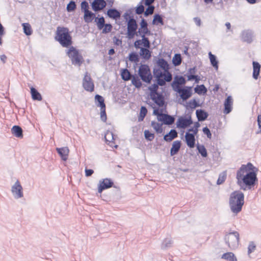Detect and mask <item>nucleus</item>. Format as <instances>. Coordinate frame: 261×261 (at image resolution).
I'll list each match as a JSON object with an SVG mask.
<instances>
[{"label":"nucleus","mask_w":261,"mask_h":261,"mask_svg":"<svg viewBox=\"0 0 261 261\" xmlns=\"http://www.w3.org/2000/svg\"><path fill=\"white\" fill-rule=\"evenodd\" d=\"M174 81H176V82L177 83V84L179 85H185L186 84V81L185 79V77L181 75H176L175 76Z\"/></svg>","instance_id":"nucleus-55"},{"label":"nucleus","mask_w":261,"mask_h":261,"mask_svg":"<svg viewBox=\"0 0 261 261\" xmlns=\"http://www.w3.org/2000/svg\"><path fill=\"white\" fill-rule=\"evenodd\" d=\"M172 244V240L170 238H165L162 244L161 248L162 249H167V248L171 247Z\"/></svg>","instance_id":"nucleus-41"},{"label":"nucleus","mask_w":261,"mask_h":261,"mask_svg":"<svg viewBox=\"0 0 261 261\" xmlns=\"http://www.w3.org/2000/svg\"><path fill=\"white\" fill-rule=\"evenodd\" d=\"M30 92L31 94L32 98L34 100L40 101L42 99L41 94L35 88L31 87L30 88Z\"/></svg>","instance_id":"nucleus-28"},{"label":"nucleus","mask_w":261,"mask_h":261,"mask_svg":"<svg viewBox=\"0 0 261 261\" xmlns=\"http://www.w3.org/2000/svg\"><path fill=\"white\" fill-rule=\"evenodd\" d=\"M95 22H96L97 28L99 30L103 29L105 25V20L103 16L100 17H96L95 18Z\"/></svg>","instance_id":"nucleus-39"},{"label":"nucleus","mask_w":261,"mask_h":261,"mask_svg":"<svg viewBox=\"0 0 261 261\" xmlns=\"http://www.w3.org/2000/svg\"><path fill=\"white\" fill-rule=\"evenodd\" d=\"M138 24L135 18H132L130 21L127 23V37L129 39L134 38L135 36H139V33L137 31L138 29Z\"/></svg>","instance_id":"nucleus-9"},{"label":"nucleus","mask_w":261,"mask_h":261,"mask_svg":"<svg viewBox=\"0 0 261 261\" xmlns=\"http://www.w3.org/2000/svg\"><path fill=\"white\" fill-rule=\"evenodd\" d=\"M256 248L255 244L253 242H250L248 247V253L249 254L253 252Z\"/></svg>","instance_id":"nucleus-62"},{"label":"nucleus","mask_w":261,"mask_h":261,"mask_svg":"<svg viewBox=\"0 0 261 261\" xmlns=\"http://www.w3.org/2000/svg\"><path fill=\"white\" fill-rule=\"evenodd\" d=\"M106 109V107L100 108V118L103 122H106L107 119Z\"/></svg>","instance_id":"nucleus-59"},{"label":"nucleus","mask_w":261,"mask_h":261,"mask_svg":"<svg viewBox=\"0 0 261 261\" xmlns=\"http://www.w3.org/2000/svg\"><path fill=\"white\" fill-rule=\"evenodd\" d=\"M258 169L251 163L243 164L237 171L236 178L237 184L244 191L254 189L258 179L257 172Z\"/></svg>","instance_id":"nucleus-1"},{"label":"nucleus","mask_w":261,"mask_h":261,"mask_svg":"<svg viewBox=\"0 0 261 261\" xmlns=\"http://www.w3.org/2000/svg\"><path fill=\"white\" fill-rule=\"evenodd\" d=\"M224 239L226 244L230 249H234L238 247L240 242V234L238 231H230L225 234Z\"/></svg>","instance_id":"nucleus-6"},{"label":"nucleus","mask_w":261,"mask_h":261,"mask_svg":"<svg viewBox=\"0 0 261 261\" xmlns=\"http://www.w3.org/2000/svg\"><path fill=\"white\" fill-rule=\"evenodd\" d=\"M152 23L154 25H158L159 24L163 25L164 21L162 16L158 13L155 14L153 16V19Z\"/></svg>","instance_id":"nucleus-37"},{"label":"nucleus","mask_w":261,"mask_h":261,"mask_svg":"<svg viewBox=\"0 0 261 261\" xmlns=\"http://www.w3.org/2000/svg\"><path fill=\"white\" fill-rule=\"evenodd\" d=\"M139 76L141 79L147 84H150L152 79V75L149 66L146 64H141L138 71Z\"/></svg>","instance_id":"nucleus-8"},{"label":"nucleus","mask_w":261,"mask_h":261,"mask_svg":"<svg viewBox=\"0 0 261 261\" xmlns=\"http://www.w3.org/2000/svg\"><path fill=\"white\" fill-rule=\"evenodd\" d=\"M252 65H253L252 77L254 79L257 80V79H258L259 75L260 65L259 64V63L258 62H256V61H253Z\"/></svg>","instance_id":"nucleus-26"},{"label":"nucleus","mask_w":261,"mask_h":261,"mask_svg":"<svg viewBox=\"0 0 261 261\" xmlns=\"http://www.w3.org/2000/svg\"><path fill=\"white\" fill-rule=\"evenodd\" d=\"M102 33L107 34L110 32L112 29V25L110 23L105 24V25L103 28Z\"/></svg>","instance_id":"nucleus-60"},{"label":"nucleus","mask_w":261,"mask_h":261,"mask_svg":"<svg viewBox=\"0 0 261 261\" xmlns=\"http://www.w3.org/2000/svg\"><path fill=\"white\" fill-rule=\"evenodd\" d=\"M180 85L177 84V83L176 82V81H173L172 84L171 86L173 88V89L178 93V91L180 90V88H179Z\"/></svg>","instance_id":"nucleus-63"},{"label":"nucleus","mask_w":261,"mask_h":261,"mask_svg":"<svg viewBox=\"0 0 261 261\" xmlns=\"http://www.w3.org/2000/svg\"><path fill=\"white\" fill-rule=\"evenodd\" d=\"M149 48L141 47L140 50L141 57L144 60H149L151 56V52L148 49Z\"/></svg>","instance_id":"nucleus-29"},{"label":"nucleus","mask_w":261,"mask_h":261,"mask_svg":"<svg viewBox=\"0 0 261 261\" xmlns=\"http://www.w3.org/2000/svg\"><path fill=\"white\" fill-rule=\"evenodd\" d=\"M83 87L88 92H93L94 90V84L90 75L87 72L83 80Z\"/></svg>","instance_id":"nucleus-12"},{"label":"nucleus","mask_w":261,"mask_h":261,"mask_svg":"<svg viewBox=\"0 0 261 261\" xmlns=\"http://www.w3.org/2000/svg\"><path fill=\"white\" fill-rule=\"evenodd\" d=\"M253 33L250 30L243 31L241 34V39L243 42L251 43L252 41Z\"/></svg>","instance_id":"nucleus-20"},{"label":"nucleus","mask_w":261,"mask_h":261,"mask_svg":"<svg viewBox=\"0 0 261 261\" xmlns=\"http://www.w3.org/2000/svg\"><path fill=\"white\" fill-rule=\"evenodd\" d=\"M147 7L146 9V10L144 12V15L145 17H147L150 15L153 14L154 10V6L153 5H148L146 6Z\"/></svg>","instance_id":"nucleus-51"},{"label":"nucleus","mask_w":261,"mask_h":261,"mask_svg":"<svg viewBox=\"0 0 261 261\" xmlns=\"http://www.w3.org/2000/svg\"><path fill=\"white\" fill-rule=\"evenodd\" d=\"M195 92L199 95L205 94L207 91V88L203 85H197L194 88Z\"/></svg>","instance_id":"nucleus-35"},{"label":"nucleus","mask_w":261,"mask_h":261,"mask_svg":"<svg viewBox=\"0 0 261 261\" xmlns=\"http://www.w3.org/2000/svg\"><path fill=\"white\" fill-rule=\"evenodd\" d=\"M208 56L211 65L214 67L216 70L218 69V61L217 59V57L215 55L212 54L210 51L208 53Z\"/></svg>","instance_id":"nucleus-32"},{"label":"nucleus","mask_w":261,"mask_h":261,"mask_svg":"<svg viewBox=\"0 0 261 261\" xmlns=\"http://www.w3.org/2000/svg\"><path fill=\"white\" fill-rule=\"evenodd\" d=\"M76 8V5L74 1H70L67 4L66 7V10L68 12H73Z\"/></svg>","instance_id":"nucleus-48"},{"label":"nucleus","mask_w":261,"mask_h":261,"mask_svg":"<svg viewBox=\"0 0 261 261\" xmlns=\"http://www.w3.org/2000/svg\"><path fill=\"white\" fill-rule=\"evenodd\" d=\"M12 134L16 137L22 138L23 137V130L19 125H14L11 128Z\"/></svg>","instance_id":"nucleus-27"},{"label":"nucleus","mask_w":261,"mask_h":261,"mask_svg":"<svg viewBox=\"0 0 261 261\" xmlns=\"http://www.w3.org/2000/svg\"><path fill=\"white\" fill-rule=\"evenodd\" d=\"M144 134L145 139L147 141H151L154 138V134L151 133L149 130H145Z\"/></svg>","instance_id":"nucleus-53"},{"label":"nucleus","mask_w":261,"mask_h":261,"mask_svg":"<svg viewBox=\"0 0 261 261\" xmlns=\"http://www.w3.org/2000/svg\"><path fill=\"white\" fill-rule=\"evenodd\" d=\"M165 119L164 121V124L170 125L173 124L174 123L175 121V117L174 116H172L170 115H169L167 114L166 115H165Z\"/></svg>","instance_id":"nucleus-44"},{"label":"nucleus","mask_w":261,"mask_h":261,"mask_svg":"<svg viewBox=\"0 0 261 261\" xmlns=\"http://www.w3.org/2000/svg\"><path fill=\"white\" fill-rule=\"evenodd\" d=\"M221 258L226 259L227 261H237V258L234 253L231 252H226L222 254Z\"/></svg>","instance_id":"nucleus-34"},{"label":"nucleus","mask_w":261,"mask_h":261,"mask_svg":"<svg viewBox=\"0 0 261 261\" xmlns=\"http://www.w3.org/2000/svg\"><path fill=\"white\" fill-rule=\"evenodd\" d=\"M106 5L105 0H94L91 4V6L93 10L97 12L105 8Z\"/></svg>","instance_id":"nucleus-19"},{"label":"nucleus","mask_w":261,"mask_h":261,"mask_svg":"<svg viewBox=\"0 0 261 261\" xmlns=\"http://www.w3.org/2000/svg\"><path fill=\"white\" fill-rule=\"evenodd\" d=\"M128 60L130 62L137 63L139 61V57L136 52H131L128 57Z\"/></svg>","instance_id":"nucleus-47"},{"label":"nucleus","mask_w":261,"mask_h":261,"mask_svg":"<svg viewBox=\"0 0 261 261\" xmlns=\"http://www.w3.org/2000/svg\"><path fill=\"white\" fill-rule=\"evenodd\" d=\"M196 115L199 121H205L208 116V113L203 109L197 110Z\"/></svg>","instance_id":"nucleus-25"},{"label":"nucleus","mask_w":261,"mask_h":261,"mask_svg":"<svg viewBox=\"0 0 261 261\" xmlns=\"http://www.w3.org/2000/svg\"><path fill=\"white\" fill-rule=\"evenodd\" d=\"M81 10L83 12L85 13L89 11V4L86 1H84L81 3Z\"/></svg>","instance_id":"nucleus-58"},{"label":"nucleus","mask_w":261,"mask_h":261,"mask_svg":"<svg viewBox=\"0 0 261 261\" xmlns=\"http://www.w3.org/2000/svg\"><path fill=\"white\" fill-rule=\"evenodd\" d=\"M147 113V109L145 106H141L139 116L138 117L139 121H143Z\"/></svg>","instance_id":"nucleus-46"},{"label":"nucleus","mask_w":261,"mask_h":261,"mask_svg":"<svg viewBox=\"0 0 261 261\" xmlns=\"http://www.w3.org/2000/svg\"><path fill=\"white\" fill-rule=\"evenodd\" d=\"M199 106V103L196 100V99H193L189 101V104L186 105V108L188 109L190 108L191 109H195L196 107H198Z\"/></svg>","instance_id":"nucleus-50"},{"label":"nucleus","mask_w":261,"mask_h":261,"mask_svg":"<svg viewBox=\"0 0 261 261\" xmlns=\"http://www.w3.org/2000/svg\"><path fill=\"white\" fill-rule=\"evenodd\" d=\"M107 14L109 18L117 20L121 16V12L116 8H110L108 10Z\"/></svg>","instance_id":"nucleus-22"},{"label":"nucleus","mask_w":261,"mask_h":261,"mask_svg":"<svg viewBox=\"0 0 261 261\" xmlns=\"http://www.w3.org/2000/svg\"><path fill=\"white\" fill-rule=\"evenodd\" d=\"M131 80L132 84L135 86L136 88H140L142 87V83L137 75H133Z\"/></svg>","instance_id":"nucleus-36"},{"label":"nucleus","mask_w":261,"mask_h":261,"mask_svg":"<svg viewBox=\"0 0 261 261\" xmlns=\"http://www.w3.org/2000/svg\"><path fill=\"white\" fill-rule=\"evenodd\" d=\"M67 54L74 65L80 66L84 62L82 55L75 47L71 46L67 51Z\"/></svg>","instance_id":"nucleus-7"},{"label":"nucleus","mask_w":261,"mask_h":261,"mask_svg":"<svg viewBox=\"0 0 261 261\" xmlns=\"http://www.w3.org/2000/svg\"><path fill=\"white\" fill-rule=\"evenodd\" d=\"M200 126V124L198 122H196L194 123V126L189 128L187 132H192L191 134L197 135L198 132V127Z\"/></svg>","instance_id":"nucleus-52"},{"label":"nucleus","mask_w":261,"mask_h":261,"mask_svg":"<svg viewBox=\"0 0 261 261\" xmlns=\"http://www.w3.org/2000/svg\"><path fill=\"white\" fill-rule=\"evenodd\" d=\"M156 64L158 67H155L153 68V74H154V72L155 71L158 72L157 71H158L159 73H160L161 77L171 81L172 79V74L169 71L170 67L168 62L164 58H159L156 61Z\"/></svg>","instance_id":"nucleus-4"},{"label":"nucleus","mask_w":261,"mask_h":261,"mask_svg":"<svg viewBox=\"0 0 261 261\" xmlns=\"http://www.w3.org/2000/svg\"><path fill=\"white\" fill-rule=\"evenodd\" d=\"M144 7L142 4V1L140 2L135 8V13L138 15H141L144 13Z\"/></svg>","instance_id":"nucleus-49"},{"label":"nucleus","mask_w":261,"mask_h":261,"mask_svg":"<svg viewBox=\"0 0 261 261\" xmlns=\"http://www.w3.org/2000/svg\"><path fill=\"white\" fill-rule=\"evenodd\" d=\"M195 135L189 132L185 134V142L187 146L190 148H193L195 146Z\"/></svg>","instance_id":"nucleus-16"},{"label":"nucleus","mask_w":261,"mask_h":261,"mask_svg":"<svg viewBox=\"0 0 261 261\" xmlns=\"http://www.w3.org/2000/svg\"><path fill=\"white\" fill-rule=\"evenodd\" d=\"M179 96L184 100H186L189 98L192 95V87L185 86L178 91Z\"/></svg>","instance_id":"nucleus-15"},{"label":"nucleus","mask_w":261,"mask_h":261,"mask_svg":"<svg viewBox=\"0 0 261 261\" xmlns=\"http://www.w3.org/2000/svg\"><path fill=\"white\" fill-rule=\"evenodd\" d=\"M146 35H141L140 36L142 37V40L143 42V45L144 46V48H149L150 46V42L148 39V38L146 37Z\"/></svg>","instance_id":"nucleus-54"},{"label":"nucleus","mask_w":261,"mask_h":261,"mask_svg":"<svg viewBox=\"0 0 261 261\" xmlns=\"http://www.w3.org/2000/svg\"><path fill=\"white\" fill-rule=\"evenodd\" d=\"M95 100L96 102H97V107H100V108L106 107V105L105 103V100L103 97L98 94H96L95 96Z\"/></svg>","instance_id":"nucleus-38"},{"label":"nucleus","mask_w":261,"mask_h":261,"mask_svg":"<svg viewBox=\"0 0 261 261\" xmlns=\"http://www.w3.org/2000/svg\"><path fill=\"white\" fill-rule=\"evenodd\" d=\"M153 76L155 79V83H153L148 87V90L150 91V95H156L159 93L158 91L159 86H164L166 85V82H170L171 81L168 79L162 77L160 76V73L158 72H154Z\"/></svg>","instance_id":"nucleus-5"},{"label":"nucleus","mask_w":261,"mask_h":261,"mask_svg":"<svg viewBox=\"0 0 261 261\" xmlns=\"http://www.w3.org/2000/svg\"><path fill=\"white\" fill-rule=\"evenodd\" d=\"M84 13V19L86 23L91 22L93 20L96 18L95 14L91 11H87Z\"/></svg>","instance_id":"nucleus-30"},{"label":"nucleus","mask_w":261,"mask_h":261,"mask_svg":"<svg viewBox=\"0 0 261 261\" xmlns=\"http://www.w3.org/2000/svg\"><path fill=\"white\" fill-rule=\"evenodd\" d=\"M22 25L23 27V33L27 36H30L32 35L33 31L31 25L29 23H23Z\"/></svg>","instance_id":"nucleus-42"},{"label":"nucleus","mask_w":261,"mask_h":261,"mask_svg":"<svg viewBox=\"0 0 261 261\" xmlns=\"http://www.w3.org/2000/svg\"><path fill=\"white\" fill-rule=\"evenodd\" d=\"M123 17L126 21H127V23L128 22L130 21L132 18H134V16L132 15V12L130 10L124 14Z\"/></svg>","instance_id":"nucleus-56"},{"label":"nucleus","mask_w":261,"mask_h":261,"mask_svg":"<svg viewBox=\"0 0 261 261\" xmlns=\"http://www.w3.org/2000/svg\"><path fill=\"white\" fill-rule=\"evenodd\" d=\"M197 149L198 153L203 158H206L207 156V150L203 145H200L198 143L196 144Z\"/></svg>","instance_id":"nucleus-33"},{"label":"nucleus","mask_w":261,"mask_h":261,"mask_svg":"<svg viewBox=\"0 0 261 261\" xmlns=\"http://www.w3.org/2000/svg\"><path fill=\"white\" fill-rule=\"evenodd\" d=\"M178 137V134L176 129H171L170 132L164 136V140L166 142H171Z\"/></svg>","instance_id":"nucleus-24"},{"label":"nucleus","mask_w":261,"mask_h":261,"mask_svg":"<svg viewBox=\"0 0 261 261\" xmlns=\"http://www.w3.org/2000/svg\"><path fill=\"white\" fill-rule=\"evenodd\" d=\"M56 150L63 161H67L69 152V150L67 147L57 148Z\"/></svg>","instance_id":"nucleus-21"},{"label":"nucleus","mask_w":261,"mask_h":261,"mask_svg":"<svg viewBox=\"0 0 261 261\" xmlns=\"http://www.w3.org/2000/svg\"><path fill=\"white\" fill-rule=\"evenodd\" d=\"M181 146V142L180 141L176 140L173 142L172 147L170 150V154L171 156H173L178 152Z\"/></svg>","instance_id":"nucleus-23"},{"label":"nucleus","mask_w":261,"mask_h":261,"mask_svg":"<svg viewBox=\"0 0 261 261\" xmlns=\"http://www.w3.org/2000/svg\"><path fill=\"white\" fill-rule=\"evenodd\" d=\"M167 114H165L163 113V111L161 112V113H160L159 115L158 116L157 119L159 121L162 122V124H163L164 123V121L165 120V115H166Z\"/></svg>","instance_id":"nucleus-64"},{"label":"nucleus","mask_w":261,"mask_h":261,"mask_svg":"<svg viewBox=\"0 0 261 261\" xmlns=\"http://www.w3.org/2000/svg\"><path fill=\"white\" fill-rule=\"evenodd\" d=\"M11 191L16 199L20 198L23 196L22 187L18 180H17L12 187Z\"/></svg>","instance_id":"nucleus-14"},{"label":"nucleus","mask_w":261,"mask_h":261,"mask_svg":"<svg viewBox=\"0 0 261 261\" xmlns=\"http://www.w3.org/2000/svg\"><path fill=\"white\" fill-rule=\"evenodd\" d=\"M120 74L122 79L124 81H128L130 80L133 75V74H131L129 71L126 68L121 69Z\"/></svg>","instance_id":"nucleus-31"},{"label":"nucleus","mask_w":261,"mask_h":261,"mask_svg":"<svg viewBox=\"0 0 261 261\" xmlns=\"http://www.w3.org/2000/svg\"><path fill=\"white\" fill-rule=\"evenodd\" d=\"M187 76L188 77V81H195L196 83H198L200 80V77L198 75H187Z\"/></svg>","instance_id":"nucleus-57"},{"label":"nucleus","mask_w":261,"mask_h":261,"mask_svg":"<svg viewBox=\"0 0 261 261\" xmlns=\"http://www.w3.org/2000/svg\"><path fill=\"white\" fill-rule=\"evenodd\" d=\"M151 99L159 107H162L165 102L164 96L162 92L150 96Z\"/></svg>","instance_id":"nucleus-18"},{"label":"nucleus","mask_w":261,"mask_h":261,"mask_svg":"<svg viewBox=\"0 0 261 261\" xmlns=\"http://www.w3.org/2000/svg\"><path fill=\"white\" fill-rule=\"evenodd\" d=\"M140 24V27L139 28L138 31L139 36H149L152 34L150 30L148 28V23L145 19L142 18L141 19Z\"/></svg>","instance_id":"nucleus-13"},{"label":"nucleus","mask_w":261,"mask_h":261,"mask_svg":"<svg viewBox=\"0 0 261 261\" xmlns=\"http://www.w3.org/2000/svg\"><path fill=\"white\" fill-rule=\"evenodd\" d=\"M233 99L231 96H228L224 102L223 113L225 114L230 113L232 109Z\"/></svg>","instance_id":"nucleus-17"},{"label":"nucleus","mask_w":261,"mask_h":261,"mask_svg":"<svg viewBox=\"0 0 261 261\" xmlns=\"http://www.w3.org/2000/svg\"><path fill=\"white\" fill-rule=\"evenodd\" d=\"M172 64L174 66H177L181 64L182 59L181 55L179 54H176L174 55L172 59Z\"/></svg>","instance_id":"nucleus-40"},{"label":"nucleus","mask_w":261,"mask_h":261,"mask_svg":"<svg viewBox=\"0 0 261 261\" xmlns=\"http://www.w3.org/2000/svg\"><path fill=\"white\" fill-rule=\"evenodd\" d=\"M111 187L117 188V187L114 186V182L111 178H106L102 179L99 180L98 186V192L101 193L103 190Z\"/></svg>","instance_id":"nucleus-11"},{"label":"nucleus","mask_w":261,"mask_h":261,"mask_svg":"<svg viewBox=\"0 0 261 261\" xmlns=\"http://www.w3.org/2000/svg\"><path fill=\"white\" fill-rule=\"evenodd\" d=\"M202 132L205 135H206L207 138H208L210 139H211L212 138V133L210 130V129L207 126L204 127L202 128Z\"/></svg>","instance_id":"nucleus-61"},{"label":"nucleus","mask_w":261,"mask_h":261,"mask_svg":"<svg viewBox=\"0 0 261 261\" xmlns=\"http://www.w3.org/2000/svg\"><path fill=\"white\" fill-rule=\"evenodd\" d=\"M244 204V194L240 191L232 192L229 199V205L231 212L238 214L242 210Z\"/></svg>","instance_id":"nucleus-2"},{"label":"nucleus","mask_w":261,"mask_h":261,"mask_svg":"<svg viewBox=\"0 0 261 261\" xmlns=\"http://www.w3.org/2000/svg\"><path fill=\"white\" fill-rule=\"evenodd\" d=\"M193 123L191 115L179 117L176 121V127L179 128H186Z\"/></svg>","instance_id":"nucleus-10"},{"label":"nucleus","mask_w":261,"mask_h":261,"mask_svg":"<svg viewBox=\"0 0 261 261\" xmlns=\"http://www.w3.org/2000/svg\"><path fill=\"white\" fill-rule=\"evenodd\" d=\"M55 39L63 47H70L73 43L69 30L66 27L57 28Z\"/></svg>","instance_id":"nucleus-3"},{"label":"nucleus","mask_w":261,"mask_h":261,"mask_svg":"<svg viewBox=\"0 0 261 261\" xmlns=\"http://www.w3.org/2000/svg\"><path fill=\"white\" fill-rule=\"evenodd\" d=\"M151 125L157 133L161 134L163 132V129L162 127V124L152 121L151 122Z\"/></svg>","instance_id":"nucleus-43"},{"label":"nucleus","mask_w":261,"mask_h":261,"mask_svg":"<svg viewBox=\"0 0 261 261\" xmlns=\"http://www.w3.org/2000/svg\"><path fill=\"white\" fill-rule=\"evenodd\" d=\"M227 177L226 170L221 172L219 175V177L217 181V184L220 185L222 184L226 180Z\"/></svg>","instance_id":"nucleus-45"}]
</instances>
